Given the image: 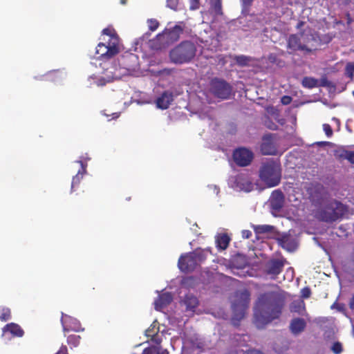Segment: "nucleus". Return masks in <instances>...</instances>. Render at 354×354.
Wrapping results in <instances>:
<instances>
[{
    "label": "nucleus",
    "mask_w": 354,
    "mask_h": 354,
    "mask_svg": "<svg viewBox=\"0 0 354 354\" xmlns=\"http://www.w3.org/2000/svg\"><path fill=\"white\" fill-rule=\"evenodd\" d=\"M285 305L283 295L277 291L260 294L254 306V324L263 328L273 320L279 318Z\"/></svg>",
    "instance_id": "nucleus-1"
},
{
    "label": "nucleus",
    "mask_w": 354,
    "mask_h": 354,
    "mask_svg": "<svg viewBox=\"0 0 354 354\" xmlns=\"http://www.w3.org/2000/svg\"><path fill=\"white\" fill-rule=\"evenodd\" d=\"M309 198L312 204L318 207L315 212V216L322 221H335L343 216L346 211L345 205L342 203L326 197L325 188L320 184H317L311 188Z\"/></svg>",
    "instance_id": "nucleus-2"
},
{
    "label": "nucleus",
    "mask_w": 354,
    "mask_h": 354,
    "mask_svg": "<svg viewBox=\"0 0 354 354\" xmlns=\"http://www.w3.org/2000/svg\"><path fill=\"white\" fill-rule=\"evenodd\" d=\"M259 177L269 187L278 185L281 178L280 161L271 158L263 162L259 169Z\"/></svg>",
    "instance_id": "nucleus-3"
},
{
    "label": "nucleus",
    "mask_w": 354,
    "mask_h": 354,
    "mask_svg": "<svg viewBox=\"0 0 354 354\" xmlns=\"http://www.w3.org/2000/svg\"><path fill=\"white\" fill-rule=\"evenodd\" d=\"M250 301V292L247 289L238 290L235 292L234 300L232 303L233 317L232 324L235 326L239 325L240 321L245 315Z\"/></svg>",
    "instance_id": "nucleus-4"
},
{
    "label": "nucleus",
    "mask_w": 354,
    "mask_h": 354,
    "mask_svg": "<svg viewBox=\"0 0 354 354\" xmlns=\"http://www.w3.org/2000/svg\"><path fill=\"white\" fill-rule=\"evenodd\" d=\"M211 252L209 250L196 249L192 252L182 254L178 262L179 269L183 272L194 271L203 262Z\"/></svg>",
    "instance_id": "nucleus-5"
},
{
    "label": "nucleus",
    "mask_w": 354,
    "mask_h": 354,
    "mask_svg": "<svg viewBox=\"0 0 354 354\" xmlns=\"http://www.w3.org/2000/svg\"><path fill=\"white\" fill-rule=\"evenodd\" d=\"M196 47L189 41H184L174 48L169 53L171 61L182 64L189 62L196 55Z\"/></svg>",
    "instance_id": "nucleus-6"
},
{
    "label": "nucleus",
    "mask_w": 354,
    "mask_h": 354,
    "mask_svg": "<svg viewBox=\"0 0 354 354\" xmlns=\"http://www.w3.org/2000/svg\"><path fill=\"white\" fill-rule=\"evenodd\" d=\"M313 35H305L304 31L298 34H292L288 37L287 41L288 48L292 51L301 50L307 53H311L316 49L313 44L309 45L310 41H315Z\"/></svg>",
    "instance_id": "nucleus-7"
},
{
    "label": "nucleus",
    "mask_w": 354,
    "mask_h": 354,
    "mask_svg": "<svg viewBox=\"0 0 354 354\" xmlns=\"http://www.w3.org/2000/svg\"><path fill=\"white\" fill-rule=\"evenodd\" d=\"M183 31V28L178 25H175L171 28L165 29L162 33L156 36L154 41V43L157 44L156 48H165L178 41Z\"/></svg>",
    "instance_id": "nucleus-8"
},
{
    "label": "nucleus",
    "mask_w": 354,
    "mask_h": 354,
    "mask_svg": "<svg viewBox=\"0 0 354 354\" xmlns=\"http://www.w3.org/2000/svg\"><path fill=\"white\" fill-rule=\"evenodd\" d=\"M112 42L99 43L96 47V54L100 58L110 59L120 52V47L117 45V39L115 37Z\"/></svg>",
    "instance_id": "nucleus-9"
},
{
    "label": "nucleus",
    "mask_w": 354,
    "mask_h": 354,
    "mask_svg": "<svg viewBox=\"0 0 354 354\" xmlns=\"http://www.w3.org/2000/svg\"><path fill=\"white\" fill-rule=\"evenodd\" d=\"M254 154L252 151L241 147L236 149L233 153V158L236 164L241 167L249 165L252 161Z\"/></svg>",
    "instance_id": "nucleus-10"
},
{
    "label": "nucleus",
    "mask_w": 354,
    "mask_h": 354,
    "mask_svg": "<svg viewBox=\"0 0 354 354\" xmlns=\"http://www.w3.org/2000/svg\"><path fill=\"white\" fill-rule=\"evenodd\" d=\"M274 139V136L272 133H267L262 137L260 151L263 155L268 156L277 154V149Z\"/></svg>",
    "instance_id": "nucleus-11"
},
{
    "label": "nucleus",
    "mask_w": 354,
    "mask_h": 354,
    "mask_svg": "<svg viewBox=\"0 0 354 354\" xmlns=\"http://www.w3.org/2000/svg\"><path fill=\"white\" fill-rule=\"evenodd\" d=\"M286 260L283 259H273L268 261L265 267V272L271 279H276L283 271Z\"/></svg>",
    "instance_id": "nucleus-12"
},
{
    "label": "nucleus",
    "mask_w": 354,
    "mask_h": 354,
    "mask_svg": "<svg viewBox=\"0 0 354 354\" xmlns=\"http://www.w3.org/2000/svg\"><path fill=\"white\" fill-rule=\"evenodd\" d=\"M61 322L63 327V330L64 332L73 330V331H80L83 330V328H81V324L80 322L69 315L62 314Z\"/></svg>",
    "instance_id": "nucleus-13"
},
{
    "label": "nucleus",
    "mask_w": 354,
    "mask_h": 354,
    "mask_svg": "<svg viewBox=\"0 0 354 354\" xmlns=\"http://www.w3.org/2000/svg\"><path fill=\"white\" fill-rule=\"evenodd\" d=\"M235 187L240 190L250 192L253 185L248 177L244 174H239L234 178Z\"/></svg>",
    "instance_id": "nucleus-14"
},
{
    "label": "nucleus",
    "mask_w": 354,
    "mask_h": 354,
    "mask_svg": "<svg viewBox=\"0 0 354 354\" xmlns=\"http://www.w3.org/2000/svg\"><path fill=\"white\" fill-rule=\"evenodd\" d=\"M284 204V195L280 189L272 192L270 199V205L273 209L280 210Z\"/></svg>",
    "instance_id": "nucleus-15"
},
{
    "label": "nucleus",
    "mask_w": 354,
    "mask_h": 354,
    "mask_svg": "<svg viewBox=\"0 0 354 354\" xmlns=\"http://www.w3.org/2000/svg\"><path fill=\"white\" fill-rule=\"evenodd\" d=\"M174 100V95L171 91H164L156 100V105L161 109H167Z\"/></svg>",
    "instance_id": "nucleus-16"
},
{
    "label": "nucleus",
    "mask_w": 354,
    "mask_h": 354,
    "mask_svg": "<svg viewBox=\"0 0 354 354\" xmlns=\"http://www.w3.org/2000/svg\"><path fill=\"white\" fill-rule=\"evenodd\" d=\"M173 300V297L169 292H164L158 296L154 301L156 310H160L167 306Z\"/></svg>",
    "instance_id": "nucleus-17"
},
{
    "label": "nucleus",
    "mask_w": 354,
    "mask_h": 354,
    "mask_svg": "<svg viewBox=\"0 0 354 354\" xmlns=\"http://www.w3.org/2000/svg\"><path fill=\"white\" fill-rule=\"evenodd\" d=\"M306 327V322L303 318H294L290 324V330L291 333L297 335L302 333Z\"/></svg>",
    "instance_id": "nucleus-18"
},
{
    "label": "nucleus",
    "mask_w": 354,
    "mask_h": 354,
    "mask_svg": "<svg viewBox=\"0 0 354 354\" xmlns=\"http://www.w3.org/2000/svg\"><path fill=\"white\" fill-rule=\"evenodd\" d=\"M280 245L285 250L292 252L297 248L296 240L290 235H283L279 239Z\"/></svg>",
    "instance_id": "nucleus-19"
},
{
    "label": "nucleus",
    "mask_w": 354,
    "mask_h": 354,
    "mask_svg": "<svg viewBox=\"0 0 354 354\" xmlns=\"http://www.w3.org/2000/svg\"><path fill=\"white\" fill-rule=\"evenodd\" d=\"M247 265L245 257L241 254H236L230 259L229 266L233 269H243Z\"/></svg>",
    "instance_id": "nucleus-20"
},
{
    "label": "nucleus",
    "mask_w": 354,
    "mask_h": 354,
    "mask_svg": "<svg viewBox=\"0 0 354 354\" xmlns=\"http://www.w3.org/2000/svg\"><path fill=\"white\" fill-rule=\"evenodd\" d=\"M6 332H9L12 335V336L17 337H21L24 335V331L21 327L15 323L6 324L3 328V333H6Z\"/></svg>",
    "instance_id": "nucleus-21"
},
{
    "label": "nucleus",
    "mask_w": 354,
    "mask_h": 354,
    "mask_svg": "<svg viewBox=\"0 0 354 354\" xmlns=\"http://www.w3.org/2000/svg\"><path fill=\"white\" fill-rule=\"evenodd\" d=\"M209 92L214 96L221 97V80L218 78L212 79L210 82Z\"/></svg>",
    "instance_id": "nucleus-22"
},
{
    "label": "nucleus",
    "mask_w": 354,
    "mask_h": 354,
    "mask_svg": "<svg viewBox=\"0 0 354 354\" xmlns=\"http://www.w3.org/2000/svg\"><path fill=\"white\" fill-rule=\"evenodd\" d=\"M191 345L192 349L198 351V353H203L208 348L205 342L203 339L198 337L192 338Z\"/></svg>",
    "instance_id": "nucleus-23"
},
{
    "label": "nucleus",
    "mask_w": 354,
    "mask_h": 354,
    "mask_svg": "<svg viewBox=\"0 0 354 354\" xmlns=\"http://www.w3.org/2000/svg\"><path fill=\"white\" fill-rule=\"evenodd\" d=\"M78 162L81 165L82 171L80 170L77 172V174L75 176H73V178L72 179V183H71V192L74 191V187L75 185L80 184V183L83 177V174L84 173H86V166L84 165L83 162L82 160H80V161H78Z\"/></svg>",
    "instance_id": "nucleus-24"
},
{
    "label": "nucleus",
    "mask_w": 354,
    "mask_h": 354,
    "mask_svg": "<svg viewBox=\"0 0 354 354\" xmlns=\"http://www.w3.org/2000/svg\"><path fill=\"white\" fill-rule=\"evenodd\" d=\"M234 60L235 61L236 64L238 66L241 67H244L250 66V64L251 62L253 61V59L250 56L241 55H235L234 57Z\"/></svg>",
    "instance_id": "nucleus-25"
},
{
    "label": "nucleus",
    "mask_w": 354,
    "mask_h": 354,
    "mask_svg": "<svg viewBox=\"0 0 354 354\" xmlns=\"http://www.w3.org/2000/svg\"><path fill=\"white\" fill-rule=\"evenodd\" d=\"M187 309L194 310L198 305V300L193 295H187L184 300Z\"/></svg>",
    "instance_id": "nucleus-26"
},
{
    "label": "nucleus",
    "mask_w": 354,
    "mask_h": 354,
    "mask_svg": "<svg viewBox=\"0 0 354 354\" xmlns=\"http://www.w3.org/2000/svg\"><path fill=\"white\" fill-rule=\"evenodd\" d=\"M142 354H169L167 349L161 346H150L144 349Z\"/></svg>",
    "instance_id": "nucleus-27"
},
{
    "label": "nucleus",
    "mask_w": 354,
    "mask_h": 354,
    "mask_svg": "<svg viewBox=\"0 0 354 354\" xmlns=\"http://www.w3.org/2000/svg\"><path fill=\"white\" fill-rule=\"evenodd\" d=\"M336 155L343 160H347L351 164H354V152L347 150H342L337 151Z\"/></svg>",
    "instance_id": "nucleus-28"
},
{
    "label": "nucleus",
    "mask_w": 354,
    "mask_h": 354,
    "mask_svg": "<svg viewBox=\"0 0 354 354\" xmlns=\"http://www.w3.org/2000/svg\"><path fill=\"white\" fill-rule=\"evenodd\" d=\"M301 84L305 88H313L318 86V80L314 77H305L303 78Z\"/></svg>",
    "instance_id": "nucleus-29"
},
{
    "label": "nucleus",
    "mask_w": 354,
    "mask_h": 354,
    "mask_svg": "<svg viewBox=\"0 0 354 354\" xmlns=\"http://www.w3.org/2000/svg\"><path fill=\"white\" fill-rule=\"evenodd\" d=\"M254 231L256 234H266L272 232L274 227L270 225H259L253 226Z\"/></svg>",
    "instance_id": "nucleus-30"
},
{
    "label": "nucleus",
    "mask_w": 354,
    "mask_h": 354,
    "mask_svg": "<svg viewBox=\"0 0 354 354\" xmlns=\"http://www.w3.org/2000/svg\"><path fill=\"white\" fill-rule=\"evenodd\" d=\"M209 4H210L209 11L212 13H214L216 15L221 14V0H210Z\"/></svg>",
    "instance_id": "nucleus-31"
},
{
    "label": "nucleus",
    "mask_w": 354,
    "mask_h": 354,
    "mask_svg": "<svg viewBox=\"0 0 354 354\" xmlns=\"http://www.w3.org/2000/svg\"><path fill=\"white\" fill-rule=\"evenodd\" d=\"M102 34L109 37V40L107 41L108 42H112V39L115 37L117 39V45L119 46V37L118 36L115 30L113 28H106L103 29Z\"/></svg>",
    "instance_id": "nucleus-32"
},
{
    "label": "nucleus",
    "mask_w": 354,
    "mask_h": 354,
    "mask_svg": "<svg viewBox=\"0 0 354 354\" xmlns=\"http://www.w3.org/2000/svg\"><path fill=\"white\" fill-rule=\"evenodd\" d=\"M158 333H159L158 323L157 321H155L150 325L149 328L146 330L145 335L147 337H149L151 336H154V335L157 334Z\"/></svg>",
    "instance_id": "nucleus-33"
},
{
    "label": "nucleus",
    "mask_w": 354,
    "mask_h": 354,
    "mask_svg": "<svg viewBox=\"0 0 354 354\" xmlns=\"http://www.w3.org/2000/svg\"><path fill=\"white\" fill-rule=\"evenodd\" d=\"M232 95V88L225 81L223 80V100L230 98Z\"/></svg>",
    "instance_id": "nucleus-34"
},
{
    "label": "nucleus",
    "mask_w": 354,
    "mask_h": 354,
    "mask_svg": "<svg viewBox=\"0 0 354 354\" xmlns=\"http://www.w3.org/2000/svg\"><path fill=\"white\" fill-rule=\"evenodd\" d=\"M81 337L77 335H70L67 337V343L71 346L77 347L80 342Z\"/></svg>",
    "instance_id": "nucleus-35"
},
{
    "label": "nucleus",
    "mask_w": 354,
    "mask_h": 354,
    "mask_svg": "<svg viewBox=\"0 0 354 354\" xmlns=\"http://www.w3.org/2000/svg\"><path fill=\"white\" fill-rule=\"evenodd\" d=\"M11 318V311L8 308L3 307L1 309L0 320L6 322Z\"/></svg>",
    "instance_id": "nucleus-36"
},
{
    "label": "nucleus",
    "mask_w": 354,
    "mask_h": 354,
    "mask_svg": "<svg viewBox=\"0 0 354 354\" xmlns=\"http://www.w3.org/2000/svg\"><path fill=\"white\" fill-rule=\"evenodd\" d=\"M345 75L352 80L354 77V62H348L345 67Z\"/></svg>",
    "instance_id": "nucleus-37"
},
{
    "label": "nucleus",
    "mask_w": 354,
    "mask_h": 354,
    "mask_svg": "<svg viewBox=\"0 0 354 354\" xmlns=\"http://www.w3.org/2000/svg\"><path fill=\"white\" fill-rule=\"evenodd\" d=\"M147 24L151 31H155L159 26V22L156 19H148Z\"/></svg>",
    "instance_id": "nucleus-38"
},
{
    "label": "nucleus",
    "mask_w": 354,
    "mask_h": 354,
    "mask_svg": "<svg viewBox=\"0 0 354 354\" xmlns=\"http://www.w3.org/2000/svg\"><path fill=\"white\" fill-rule=\"evenodd\" d=\"M227 354H263L262 352L257 350H249L244 352L243 351H231Z\"/></svg>",
    "instance_id": "nucleus-39"
},
{
    "label": "nucleus",
    "mask_w": 354,
    "mask_h": 354,
    "mask_svg": "<svg viewBox=\"0 0 354 354\" xmlns=\"http://www.w3.org/2000/svg\"><path fill=\"white\" fill-rule=\"evenodd\" d=\"M162 335H160V333H158L157 334L154 335V336H151L149 337H150L151 342L156 344L157 345V346H160V344L162 342Z\"/></svg>",
    "instance_id": "nucleus-40"
},
{
    "label": "nucleus",
    "mask_w": 354,
    "mask_h": 354,
    "mask_svg": "<svg viewBox=\"0 0 354 354\" xmlns=\"http://www.w3.org/2000/svg\"><path fill=\"white\" fill-rule=\"evenodd\" d=\"M331 350L335 354H340L342 352V344L339 342H335L331 347Z\"/></svg>",
    "instance_id": "nucleus-41"
},
{
    "label": "nucleus",
    "mask_w": 354,
    "mask_h": 354,
    "mask_svg": "<svg viewBox=\"0 0 354 354\" xmlns=\"http://www.w3.org/2000/svg\"><path fill=\"white\" fill-rule=\"evenodd\" d=\"M113 79H114V76H113V73L111 72V75H107V80H106L104 78H101V79L98 80V81L97 82V86H104L106 84V82H111Z\"/></svg>",
    "instance_id": "nucleus-42"
},
{
    "label": "nucleus",
    "mask_w": 354,
    "mask_h": 354,
    "mask_svg": "<svg viewBox=\"0 0 354 354\" xmlns=\"http://www.w3.org/2000/svg\"><path fill=\"white\" fill-rule=\"evenodd\" d=\"M301 297L304 299H308L310 297L311 290L309 287H304L301 290Z\"/></svg>",
    "instance_id": "nucleus-43"
},
{
    "label": "nucleus",
    "mask_w": 354,
    "mask_h": 354,
    "mask_svg": "<svg viewBox=\"0 0 354 354\" xmlns=\"http://www.w3.org/2000/svg\"><path fill=\"white\" fill-rule=\"evenodd\" d=\"M231 239L226 233H223V250H225L230 241Z\"/></svg>",
    "instance_id": "nucleus-44"
},
{
    "label": "nucleus",
    "mask_w": 354,
    "mask_h": 354,
    "mask_svg": "<svg viewBox=\"0 0 354 354\" xmlns=\"http://www.w3.org/2000/svg\"><path fill=\"white\" fill-rule=\"evenodd\" d=\"M323 129L327 136V137H331L333 136V131L330 124H323Z\"/></svg>",
    "instance_id": "nucleus-45"
},
{
    "label": "nucleus",
    "mask_w": 354,
    "mask_h": 354,
    "mask_svg": "<svg viewBox=\"0 0 354 354\" xmlns=\"http://www.w3.org/2000/svg\"><path fill=\"white\" fill-rule=\"evenodd\" d=\"M190 1V6L189 9L192 10H195L199 8L200 7V2L199 0H189Z\"/></svg>",
    "instance_id": "nucleus-46"
},
{
    "label": "nucleus",
    "mask_w": 354,
    "mask_h": 354,
    "mask_svg": "<svg viewBox=\"0 0 354 354\" xmlns=\"http://www.w3.org/2000/svg\"><path fill=\"white\" fill-rule=\"evenodd\" d=\"M318 86L330 87L332 86V83L326 77H323L320 80V83Z\"/></svg>",
    "instance_id": "nucleus-47"
},
{
    "label": "nucleus",
    "mask_w": 354,
    "mask_h": 354,
    "mask_svg": "<svg viewBox=\"0 0 354 354\" xmlns=\"http://www.w3.org/2000/svg\"><path fill=\"white\" fill-rule=\"evenodd\" d=\"M167 3L170 8L176 10L178 6V1L176 0H167Z\"/></svg>",
    "instance_id": "nucleus-48"
},
{
    "label": "nucleus",
    "mask_w": 354,
    "mask_h": 354,
    "mask_svg": "<svg viewBox=\"0 0 354 354\" xmlns=\"http://www.w3.org/2000/svg\"><path fill=\"white\" fill-rule=\"evenodd\" d=\"M292 102V97L290 96H288V95H283L281 98V102L284 104V105H288L289 104H290Z\"/></svg>",
    "instance_id": "nucleus-49"
},
{
    "label": "nucleus",
    "mask_w": 354,
    "mask_h": 354,
    "mask_svg": "<svg viewBox=\"0 0 354 354\" xmlns=\"http://www.w3.org/2000/svg\"><path fill=\"white\" fill-rule=\"evenodd\" d=\"M254 0H241L243 7L246 9L250 8Z\"/></svg>",
    "instance_id": "nucleus-50"
},
{
    "label": "nucleus",
    "mask_w": 354,
    "mask_h": 354,
    "mask_svg": "<svg viewBox=\"0 0 354 354\" xmlns=\"http://www.w3.org/2000/svg\"><path fill=\"white\" fill-rule=\"evenodd\" d=\"M209 191H212L213 194L218 195L219 194L220 189L216 185H210L209 186Z\"/></svg>",
    "instance_id": "nucleus-51"
},
{
    "label": "nucleus",
    "mask_w": 354,
    "mask_h": 354,
    "mask_svg": "<svg viewBox=\"0 0 354 354\" xmlns=\"http://www.w3.org/2000/svg\"><path fill=\"white\" fill-rule=\"evenodd\" d=\"M55 354H68L66 346L62 345Z\"/></svg>",
    "instance_id": "nucleus-52"
},
{
    "label": "nucleus",
    "mask_w": 354,
    "mask_h": 354,
    "mask_svg": "<svg viewBox=\"0 0 354 354\" xmlns=\"http://www.w3.org/2000/svg\"><path fill=\"white\" fill-rule=\"evenodd\" d=\"M252 236V232L250 230H245L242 231V236L244 239H249Z\"/></svg>",
    "instance_id": "nucleus-53"
},
{
    "label": "nucleus",
    "mask_w": 354,
    "mask_h": 354,
    "mask_svg": "<svg viewBox=\"0 0 354 354\" xmlns=\"http://www.w3.org/2000/svg\"><path fill=\"white\" fill-rule=\"evenodd\" d=\"M216 246L218 249H221V235L218 234L216 239Z\"/></svg>",
    "instance_id": "nucleus-54"
},
{
    "label": "nucleus",
    "mask_w": 354,
    "mask_h": 354,
    "mask_svg": "<svg viewBox=\"0 0 354 354\" xmlns=\"http://www.w3.org/2000/svg\"><path fill=\"white\" fill-rule=\"evenodd\" d=\"M348 306L351 310H354V294L352 295L351 298L350 299Z\"/></svg>",
    "instance_id": "nucleus-55"
},
{
    "label": "nucleus",
    "mask_w": 354,
    "mask_h": 354,
    "mask_svg": "<svg viewBox=\"0 0 354 354\" xmlns=\"http://www.w3.org/2000/svg\"><path fill=\"white\" fill-rule=\"evenodd\" d=\"M304 24H305V22H304V21H299L297 23V26H296V28H297V29H301V28L304 26Z\"/></svg>",
    "instance_id": "nucleus-56"
},
{
    "label": "nucleus",
    "mask_w": 354,
    "mask_h": 354,
    "mask_svg": "<svg viewBox=\"0 0 354 354\" xmlns=\"http://www.w3.org/2000/svg\"><path fill=\"white\" fill-rule=\"evenodd\" d=\"M317 144L319 146H326V145H329L330 142H326V141H322V142H319Z\"/></svg>",
    "instance_id": "nucleus-57"
},
{
    "label": "nucleus",
    "mask_w": 354,
    "mask_h": 354,
    "mask_svg": "<svg viewBox=\"0 0 354 354\" xmlns=\"http://www.w3.org/2000/svg\"><path fill=\"white\" fill-rule=\"evenodd\" d=\"M120 1L121 4L125 5V4H127L128 0H120Z\"/></svg>",
    "instance_id": "nucleus-58"
},
{
    "label": "nucleus",
    "mask_w": 354,
    "mask_h": 354,
    "mask_svg": "<svg viewBox=\"0 0 354 354\" xmlns=\"http://www.w3.org/2000/svg\"><path fill=\"white\" fill-rule=\"evenodd\" d=\"M269 60L271 62H274V57H272V55H270L269 57Z\"/></svg>",
    "instance_id": "nucleus-59"
},
{
    "label": "nucleus",
    "mask_w": 354,
    "mask_h": 354,
    "mask_svg": "<svg viewBox=\"0 0 354 354\" xmlns=\"http://www.w3.org/2000/svg\"><path fill=\"white\" fill-rule=\"evenodd\" d=\"M216 149H217V150H220V147H219V146H217V147H216Z\"/></svg>",
    "instance_id": "nucleus-60"
}]
</instances>
